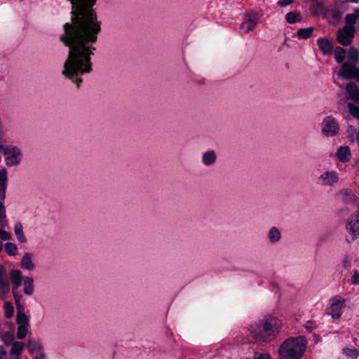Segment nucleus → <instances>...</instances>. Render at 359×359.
<instances>
[{"mask_svg": "<svg viewBox=\"0 0 359 359\" xmlns=\"http://www.w3.org/2000/svg\"><path fill=\"white\" fill-rule=\"evenodd\" d=\"M355 13H356L357 15V18H359V8H355Z\"/></svg>", "mask_w": 359, "mask_h": 359, "instance_id": "57", "label": "nucleus"}, {"mask_svg": "<svg viewBox=\"0 0 359 359\" xmlns=\"http://www.w3.org/2000/svg\"><path fill=\"white\" fill-rule=\"evenodd\" d=\"M24 277L25 276H22V271L19 269H12L10 271L11 282L22 283V282L24 280Z\"/></svg>", "mask_w": 359, "mask_h": 359, "instance_id": "26", "label": "nucleus"}, {"mask_svg": "<svg viewBox=\"0 0 359 359\" xmlns=\"http://www.w3.org/2000/svg\"><path fill=\"white\" fill-rule=\"evenodd\" d=\"M316 1V4L318 8L323 9L325 4L323 0H315Z\"/></svg>", "mask_w": 359, "mask_h": 359, "instance_id": "49", "label": "nucleus"}, {"mask_svg": "<svg viewBox=\"0 0 359 359\" xmlns=\"http://www.w3.org/2000/svg\"><path fill=\"white\" fill-rule=\"evenodd\" d=\"M24 285L23 292L27 296H30L34 293V279L31 276H25L22 282Z\"/></svg>", "mask_w": 359, "mask_h": 359, "instance_id": "17", "label": "nucleus"}, {"mask_svg": "<svg viewBox=\"0 0 359 359\" xmlns=\"http://www.w3.org/2000/svg\"><path fill=\"white\" fill-rule=\"evenodd\" d=\"M0 238L3 241H8L11 238V235L5 230L0 229Z\"/></svg>", "mask_w": 359, "mask_h": 359, "instance_id": "38", "label": "nucleus"}, {"mask_svg": "<svg viewBox=\"0 0 359 359\" xmlns=\"http://www.w3.org/2000/svg\"><path fill=\"white\" fill-rule=\"evenodd\" d=\"M4 248L6 253L9 256H15L18 254V246L14 243L6 242L4 244Z\"/></svg>", "mask_w": 359, "mask_h": 359, "instance_id": "28", "label": "nucleus"}, {"mask_svg": "<svg viewBox=\"0 0 359 359\" xmlns=\"http://www.w3.org/2000/svg\"><path fill=\"white\" fill-rule=\"evenodd\" d=\"M346 56V50L341 46L335 48L334 60L337 64H342Z\"/></svg>", "mask_w": 359, "mask_h": 359, "instance_id": "27", "label": "nucleus"}, {"mask_svg": "<svg viewBox=\"0 0 359 359\" xmlns=\"http://www.w3.org/2000/svg\"><path fill=\"white\" fill-rule=\"evenodd\" d=\"M217 161V155L214 150L210 149L203 153V164L207 166L212 165Z\"/></svg>", "mask_w": 359, "mask_h": 359, "instance_id": "21", "label": "nucleus"}, {"mask_svg": "<svg viewBox=\"0 0 359 359\" xmlns=\"http://www.w3.org/2000/svg\"><path fill=\"white\" fill-rule=\"evenodd\" d=\"M4 247L3 243L0 241V252L2 251Z\"/></svg>", "mask_w": 359, "mask_h": 359, "instance_id": "58", "label": "nucleus"}, {"mask_svg": "<svg viewBox=\"0 0 359 359\" xmlns=\"http://www.w3.org/2000/svg\"><path fill=\"white\" fill-rule=\"evenodd\" d=\"M183 60L184 61V63H185V65H187V62H186V61H185V58H184V57H183Z\"/></svg>", "mask_w": 359, "mask_h": 359, "instance_id": "61", "label": "nucleus"}, {"mask_svg": "<svg viewBox=\"0 0 359 359\" xmlns=\"http://www.w3.org/2000/svg\"><path fill=\"white\" fill-rule=\"evenodd\" d=\"M319 179L324 185L327 186H332L339 180L337 172L334 170L324 172L320 175Z\"/></svg>", "mask_w": 359, "mask_h": 359, "instance_id": "10", "label": "nucleus"}, {"mask_svg": "<svg viewBox=\"0 0 359 359\" xmlns=\"http://www.w3.org/2000/svg\"><path fill=\"white\" fill-rule=\"evenodd\" d=\"M357 19L356 13H349L345 16V22L346 25L345 27H349V29L355 30V23Z\"/></svg>", "mask_w": 359, "mask_h": 359, "instance_id": "30", "label": "nucleus"}, {"mask_svg": "<svg viewBox=\"0 0 359 359\" xmlns=\"http://www.w3.org/2000/svg\"><path fill=\"white\" fill-rule=\"evenodd\" d=\"M25 344L22 341H13L10 350L9 359H20Z\"/></svg>", "mask_w": 359, "mask_h": 359, "instance_id": "14", "label": "nucleus"}, {"mask_svg": "<svg viewBox=\"0 0 359 359\" xmlns=\"http://www.w3.org/2000/svg\"><path fill=\"white\" fill-rule=\"evenodd\" d=\"M12 285V294L15 300V303H20L21 299L22 298V295L20 294L19 288L22 285V283L11 282Z\"/></svg>", "mask_w": 359, "mask_h": 359, "instance_id": "25", "label": "nucleus"}, {"mask_svg": "<svg viewBox=\"0 0 359 359\" xmlns=\"http://www.w3.org/2000/svg\"><path fill=\"white\" fill-rule=\"evenodd\" d=\"M354 32V29H349L347 27H344L337 31V40L342 46H348L353 42Z\"/></svg>", "mask_w": 359, "mask_h": 359, "instance_id": "7", "label": "nucleus"}, {"mask_svg": "<svg viewBox=\"0 0 359 359\" xmlns=\"http://www.w3.org/2000/svg\"><path fill=\"white\" fill-rule=\"evenodd\" d=\"M0 150L6 156L4 158L6 165L8 167L18 165L22 161L23 154L19 147L16 145H4L0 144Z\"/></svg>", "mask_w": 359, "mask_h": 359, "instance_id": "3", "label": "nucleus"}, {"mask_svg": "<svg viewBox=\"0 0 359 359\" xmlns=\"http://www.w3.org/2000/svg\"><path fill=\"white\" fill-rule=\"evenodd\" d=\"M307 340L304 336L291 337L280 345L278 355L280 359H300L304 354Z\"/></svg>", "mask_w": 359, "mask_h": 359, "instance_id": "2", "label": "nucleus"}, {"mask_svg": "<svg viewBox=\"0 0 359 359\" xmlns=\"http://www.w3.org/2000/svg\"><path fill=\"white\" fill-rule=\"evenodd\" d=\"M4 316L7 318L13 317L14 314V308L10 302H6L4 304Z\"/></svg>", "mask_w": 359, "mask_h": 359, "instance_id": "34", "label": "nucleus"}, {"mask_svg": "<svg viewBox=\"0 0 359 359\" xmlns=\"http://www.w3.org/2000/svg\"><path fill=\"white\" fill-rule=\"evenodd\" d=\"M2 139H3V131H2L1 122L0 121V141H2Z\"/></svg>", "mask_w": 359, "mask_h": 359, "instance_id": "55", "label": "nucleus"}, {"mask_svg": "<svg viewBox=\"0 0 359 359\" xmlns=\"http://www.w3.org/2000/svg\"><path fill=\"white\" fill-rule=\"evenodd\" d=\"M0 359H7V352L3 346L0 345Z\"/></svg>", "mask_w": 359, "mask_h": 359, "instance_id": "47", "label": "nucleus"}, {"mask_svg": "<svg viewBox=\"0 0 359 359\" xmlns=\"http://www.w3.org/2000/svg\"><path fill=\"white\" fill-rule=\"evenodd\" d=\"M342 353L344 355H345L347 357L351 358V359H356L359 355V351L355 347H353V348L345 347L342 349Z\"/></svg>", "mask_w": 359, "mask_h": 359, "instance_id": "29", "label": "nucleus"}, {"mask_svg": "<svg viewBox=\"0 0 359 359\" xmlns=\"http://www.w3.org/2000/svg\"><path fill=\"white\" fill-rule=\"evenodd\" d=\"M29 325H18L17 331V338L18 339H23L26 337L29 332Z\"/></svg>", "mask_w": 359, "mask_h": 359, "instance_id": "33", "label": "nucleus"}, {"mask_svg": "<svg viewBox=\"0 0 359 359\" xmlns=\"http://www.w3.org/2000/svg\"><path fill=\"white\" fill-rule=\"evenodd\" d=\"M6 272V270L5 266L0 264V283L7 280L4 279V276H5Z\"/></svg>", "mask_w": 359, "mask_h": 359, "instance_id": "44", "label": "nucleus"}, {"mask_svg": "<svg viewBox=\"0 0 359 359\" xmlns=\"http://www.w3.org/2000/svg\"><path fill=\"white\" fill-rule=\"evenodd\" d=\"M313 337L315 338L316 342L320 341L322 338L318 334H313Z\"/></svg>", "mask_w": 359, "mask_h": 359, "instance_id": "53", "label": "nucleus"}, {"mask_svg": "<svg viewBox=\"0 0 359 359\" xmlns=\"http://www.w3.org/2000/svg\"><path fill=\"white\" fill-rule=\"evenodd\" d=\"M336 156L341 163H346L350 161L351 153L348 146H341L338 148Z\"/></svg>", "mask_w": 359, "mask_h": 359, "instance_id": "15", "label": "nucleus"}, {"mask_svg": "<svg viewBox=\"0 0 359 359\" xmlns=\"http://www.w3.org/2000/svg\"><path fill=\"white\" fill-rule=\"evenodd\" d=\"M17 309L16 323L18 325H29V318L25 313V306L20 302L15 304Z\"/></svg>", "mask_w": 359, "mask_h": 359, "instance_id": "9", "label": "nucleus"}, {"mask_svg": "<svg viewBox=\"0 0 359 359\" xmlns=\"http://www.w3.org/2000/svg\"><path fill=\"white\" fill-rule=\"evenodd\" d=\"M6 207L3 202L0 201V219H6Z\"/></svg>", "mask_w": 359, "mask_h": 359, "instance_id": "43", "label": "nucleus"}, {"mask_svg": "<svg viewBox=\"0 0 359 359\" xmlns=\"http://www.w3.org/2000/svg\"><path fill=\"white\" fill-rule=\"evenodd\" d=\"M294 0H279L277 5L280 7H285L293 4Z\"/></svg>", "mask_w": 359, "mask_h": 359, "instance_id": "42", "label": "nucleus"}, {"mask_svg": "<svg viewBox=\"0 0 359 359\" xmlns=\"http://www.w3.org/2000/svg\"><path fill=\"white\" fill-rule=\"evenodd\" d=\"M27 348L28 351L30 354H33L36 351H39V353L44 351V348L39 339L34 340L32 339H29L27 340Z\"/></svg>", "mask_w": 359, "mask_h": 359, "instance_id": "16", "label": "nucleus"}, {"mask_svg": "<svg viewBox=\"0 0 359 359\" xmlns=\"http://www.w3.org/2000/svg\"><path fill=\"white\" fill-rule=\"evenodd\" d=\"M0 225L1 227H6L7 226V220L6 219H0Z\"/></svg>", "mask_w": 359, "mask_h": 359, "instance_id": "52", "label": "nucleus"}, {"mask_svg": "<svg viewBox=\"0 0 359 359\" xmlns=\"http://www.w3.org/2000/svg\"><path fill=\"white\" fill-rule=\"evenodd\" d=\"M10 290L9 283L8 280L0 283V299H4Z\"/></svg>", "mask_w": 359, "mask_h": 359, "instance_id": "32", "label": "nucleus"}, {"mask_svg": "<svg viewBox=\"0 0 359 359\" xmlns=\"http://www.w3.org/2000/svg\"><path fill=\"white\" fill-rule=\"evenodd\" d=\"M351 283L354 285H359V272L355 271L351 277Z\"/></svg>", "mask_w": 359, "mask_h": 359, "instance_id": "41", "label": "nucleus"}, {"mask_svg": "<svg viewBox=\"0 0 359 359\" xmlns=\"http://www.w3.org/2000/svg\"><path fill=\"white\" fill-rule=\"evenodd\" d=\"M8 176L7 170L3 168L0 170V182L3 181Z\"/></svg>", "mask_w": 359, "mask_h": 359, "instance_id": "46", "label": "nucleus"}, {"mask_svg": "<svg viewBox=\"0 0 359 359\" xmlns=\"http://www.w3.org/2000/svg\"><path fill=\"white\" fill-rule=\"evenodd\" d=\"M348 108L349 113L356 119H359V107L352 102H348Z\"/></svg>", "mask_w": 359, "mask_h": 359, "instance_id": "35", "label": "nucleus"}, {"mask_svg": "<svg viewBox=\"0 0 359 359\" xmlns=\"http://www.w3.org/2000/svg\"><path fill=\"white\" fill-rule=\"evenodd\" d=\"M20 267L29 271H34L36 268V265L32 261V254L29 252H25L23 254L22 257L20 260Z\"/></svg>", "mask_w": 359, "mask_h": 359, "instance_id": "11", "label": "nucleus"}, {"mask_svg": "<svg viewBox=\"0 0 359 359\" xmlns=\"http://www.w3.org/2000/svg\"><path fill=\"white\" fill-rule=\"evenodd\" d=\"M285 18L287 23L294 24L302 20V15L299 11L294 10L286 13Z\"/></svg>", "mask_w": 359, "mask_h": 359, "instance_id": "19", "label": "nucleus"}, {"mask_svg": "<svg viewBox=\"0 0 359 359\" xmlns=\"http://www.w3.org/2000/svg\"><path fill=\"white\" fill-rule=\"evenodd\" d=\"M332 17L334 19L339 20L341 17V12L339 10H334L332 12Z\"/></svg>", "mask_w": 359, "mask_h": 359, "instance_id": "45", "label": "nucleus"}, {"mask_svg": "<svg viewBox=\"0 0 359 359\" xmlns=\"http://www.w3.org/2000/svg\"><path fill=\"white\" fill-rule=\"evenodd\" d=\"M353 65L345 62L341 65V69L338 74L339 77L342 79H353V78H356L357 76L353 75Z\"/></svg>", "mask_w": 359, "mask_h": 359, "instance_id": "12", "label": "nucleus"}, {"mask_svg": "<svg viewBox=\"0 0 359 359\" xmlns=\"http://www.w3.org/2000/svg\"><path fill=\"white\" fill-rule=\"evenodd\" d=\"M304 327L309 332H311L314 329L316 328V325H315L314 321L309 320L304 325Z\"/></svg>", "mask_w": 359, "mask_h": 359, "instance_id": "40", "label": "nucleus"}, {"mask_svg": "<svg viewBox=\"0 0 359 359\" xmlns=\"http://www.w3.org/2000/svg\"><path fill=\"white\" fill-rule=\"evenodd\" d=\"M346 229L353 235V240L359 236V216L356 219L348 220L346 224Z\"/></svg>", "mask_w": 359, "mask_h": 359, "instance_id": "13", "label": "nucleus"}, {"mask_svg": "<svg viewBox=\"0 0 359 359\" xmlns=\"http://www.w3.org/2000/svg\"><path fill=\"white\" fill-rule=\"evenodd\" d=\"M352 3H358V0H350Z\"/></svg>", "mask_w": 359, "mask_h": 359, "instance_id": "59", "label": "nucleus"}, {"mask_svg": "<svg viewBox=\"0 0 359 359\" xmlns=\"http://www.w3.org/2000/svg\"><path fill=\"white\" fill-rule=\"evenodd\" d=\"M346 90L349 98L353 100L359 99V89L355 83L352 81L348 82L346 84Z\"/></svg>", "mask_w": 359, "mask_h": 359, "instance_id": "18", "label": "nucleus"}, {"mask_svg": "<svg viewBox=\"0 0 359 359\" xmlns=\"http://www.w3.org/2000/svg\"><path fill=\"white\" fill-rule=\"evenodd\" d=\"M14 232L15 234L16 235L18 241L20 243H27V239L25 235L24 234L22 224L20 222H18L15 224Z\"/></svg>", "mask_w": 359, "mask_h": 359, "instance_id": "22", "label": "nucleus"}, {"mask_svg": "<svg viewBox=\"0 0 359 359\" xmlns=\"http://www.w3.org/2000/svg\"><path fill=\"white\" fill-rule=\"evenodd\" d=\"M268 238L272 243L278 242L281 238V234L279 229L276 226L271 227L269 229Z\"/></svg>", "mask_w": 359, "mask_h": 359, "instance_id": "24", "label": "nucleus"}, {"mask_svg": "<svg viewBox=\"0 0 359 359\" xmlns=\"http://www.w3.org/2000/svg\"><path fill=\"white\" fill-rule=\"evenodd\" d=\"M271 285L272 286L278 288V284H277L276 283H275V282H271Z\"/></svg>", "mask_w": 359, "mask_h": 359, "instance_id": "56", "label": "nucleus"}, {"mask_svg": "<svg viewBox=\"0 0 359 359\" xmlns=\"http://www.w3.org/2000/svg\"><path fill=\"white\" fill-rule=\"evenodd\" d=\"M348 58L349 60L348 63L353 65H357L359 62V51L357 48L353 46L351 47L348 50Z\"/></svg>", "mask_w": 359, "mask_h": 359, "instance_id": "23", "label": "nucleus"}, {"mask_svg": "<svg viewBox=\"0 0 359 359\" xmlns=\"http://www.w3.org/2000/svg\"><path fill=\"white\" fill-rule=\"evenodd\" d=\"M46 358V354L45 352H41L39 353L38 355H36L34 359H45Z\"/></svg>", "mask_w": 359, "mask_h": 359, "instance_id": "50", "label": "nucleus"}, {"mask_svg": "<svg viewBox=\"0 0 359 359\" xmlns=\"http://www.w3.org/2000/svg\"><path fill=\"white\" fill-rule=\"evenodd\" d=\"M353 75L357 76L356 78H353V79L356 80L359 83V67H357L356 65H353Z\"/></svg>", "mask_w": 359, "mask_h": 359, "instance_id": "48", "label": "nucleus"}, {"mask_svg": "<svg viewBox=\"0 0 359 359\" xmlns=\"http://www.w3.org/2000/svg\"><path fill=\"white\" fill-rule=\"evenodd\" d=\"M344 194H345L346 196H351V195H352V191H351V189H345V190H344ZM353 196H354V195L353 194Z\"/></svg>", "mask_w": 359, "mask_h": 359, "instance_id": "54", "label": "nucleus"}, {"mask_svg": "<svg viewBox=\"0 0 359 359\" xmlns=\"http://www.w3.org/2000/svg\"><path fill=\"white\" fill-rule=\"evenodd\" d=\"M339 127L337 121L332 116H326L322 123V133L326 137H333L338 134Z\"/></svg>", "mask_w": 359, "mask_h": 359, "instance_id": "6", "label": "nucleus"}, {"mask_svg": "<svg viewBox=\"0 0 359 359\" xmlns=\"http://www.w3.org/2000/svg\"><path fill=\"white\" fill-rule=\"evenodd\" d=\"M253 359H271V356L269 353H259L255 351L254 353Z\"/></svg>", "mask_w": 359, "mask_h": 359, "instance_id": "37", "label": "nucleus"}, {"mask_svg": "<svg viewBox=\"0 0 359 359\" xmlns=\"http://www.w3.org/2000/svg\"><path fill=\"white\" fill-rule=\"evenodd\" d=\"M8 326H10V327H13V323L10 322V323H8Z\"/></svg>", "mask_w": 359, "mask_h": 359, "instance_id": "60", "label": "nucleus"}, {"mask_svg": "<svg viewBox=\"0 0 359 359\" xmlns=\"http://www.w3.org/2000/svg\"><path fill=\"white\" fill-rule=\"evenodd\" d=\"M0 338L5 346L12 345L14 341V335L12 332H6L0 336Z\"/></svg>", "mask_w": 359, "mask_h": 359, "instance_id": "31", "label": "nucleus"}, {"mask_svg": "<svg viewBox=\"0 0 359 359\" xmlns=\"http://www.w3.org/2000/svg\"><path fill=\"white\" fill-rule=\"evenodd\" d=\"M345 299L339 295L330 299V307L327 309V314L334 319H339L341 316V309L345 306Z\"/></svg>", "mask_w": 359, "mask_h": 359, "instance_id": "5", "label": "nucleus"}, {"mask_svg": "<svg viewBox=\"0 0 359 359\" xmlns=\"http://www.w3.org/2000/svg\"><path fill=\"white\" fill-rule=\"evenodd\" d=\"M283 327L282 321L277 317L267 314L248 325V331L257 342L269 343L275 340Z\"/></svg>", "mask_w": 359, "mask_h": 359, "instance_id": "1", "label": "nucleus"}, {"mask_svg": "<svg viewBox=\"0 0 359 359\" xmlns=\"http://www.w3.org/2000/svg\"><path fill=\"white\" fill-rule=\"evenodd\" d=\"M262 16L263 13L262 11H252L250 13H246L245 20L241 24V29L243 30L245 34L250 32L255 27Z\"/></svg>", "mask_w": 359, "mask_h": 359, "instance_id": "4", "label": "nucleus"}, {"mask_svg": "<svg viewBox=\"0 0 359 359\" xmlns=\"http://www.w3.org/2000/svg\"><path fill=\"white\" fill-rule=\"evenodd\" d=\"M347 132H351L352 133H356V129L354 126H351V125H349L348 126V128H347Z\"/></svg>", "mask_w": 359, "mask_h": 359, "instance_id": "51", "label": "nucleus"}, {"mask_svg": "<svg viewBox=\"0 0 359 359\" xmlns=\"http://www.w3.org/2000/svg\"><path fill=\"white\" fill-rule=\"evenodd\" d=\"M351 264V258L348 255H346L344 256V260L342 262L343 268L345 269H348V267H350Z\"/></svg>", "mask_w": 359, "mask_h": 359, "instance_id": "39", "label": "nucleus"}, {"mask_svg": "<svg viewBox=\"0 0 359 359\" xmlns=\"http://www.w3.org/2000/svg\"><path fill=\"white\" fill-rule=\"evenodd\" d=\"M316 42L320 50L324 55H330L332 53L334 46L327 38H318Z\"/></svg>", "mask_w": 359, "mask_h": 359, "instance_id": "8", "label": "nucleus"}, {"mask_svg": "<svg viewBox=\"0 0 359 359\" xmlns=\"http://www.w3.org/2000/svg\"><path fill=\"white\" fill-rule=\"evenodd\" d=\"M7 182H8V176L3 180L2 182H0V201L5 200L6 198V193L7 189Z\"/></svg>", "mask_w": 359, "mask_h": 359, "instance_id": "36", "label": "nucleus"}, {"mask_svg": "<svg viewBox=\"0 0 359 359\" xmlns=\"http://www.w3.org/2000/svg\"><path fill=\"white\" fill-rule=\"evenodd\" d=\"M313 27L300 28L293 36L297 37L299 39H308L313 35Z\"/></svg>", "mask_w": 359, "mask_h": 359, "instance_id": "20", "label": "nucleus"}]
</instances>
